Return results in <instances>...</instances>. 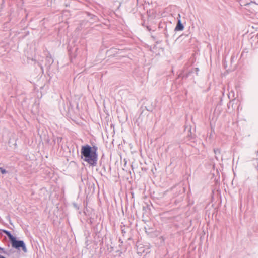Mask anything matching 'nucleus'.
<instances>
[{
    "label": "nucleus",
    "mask_w": 258,
    "mask_h": 258,
    "mask_svg": "<svg viewBox=\"0 0 258 258\" xmlns=\"http://www.w3.org/2000/svg\"><path fill=\"white\" fill-rule=\"evenodd\" d=\"M194 70L195 71L196 74L197 75L198 73V72L199 71V69L198 68H196L194 69Z\"/></svg>",
    "instance_id": "obj_10"
},
{
    "label": "nucleus",
    "mask_w": 258,
    "mask_h": 258,
    "mask_svg": "<svg viewBox=\"0 0 258 258\" xmlns=\"http://www.w3.org/2000/svg\"><path fill=\"white\" fill-rule=\"evenodd\" d=\"M0 171L3 174L8 173V171L2 167H0Z\"/></svg>",
    "instance_id": "obj_8"
},
{
    "label": "nucleus",
    "mask_w": 258,
    "mask_h": 258,
    "mask_svg": "<svg viewBox=\"0 0 258 258\" xmlns=\"http://www.w3.org/2000/svg\"><path fill=\"white\" fill-rule=\"evenodd\" d=\"M0 250H2L4 253H6L5 251H4V249L0 247Z\"/></svg>",
    "instance_id": "obj_12"
},
{
    "label": "nucleus",
    "mask_w": 258,
    "mask_h": 258,
    "mask_svg": "<svg viewBox=\"0 0 258 258\" xmlns=\"http://www.w3.org/2000/svg\"><path fill=\"white\" fill-rule=\"evenodd\" d=\"M184 29V26L182 24L181 20H178L177 22V24L176 25V26L175 28V31H181L183 30Z\"/></svg>",
    "instance_id": "obj_3"
},
{
    "label": "nucleus",
    "mask_w": 258,
    "mask_h": 258,
    "mask_svg": "<svg viewBox=\"0 0 258 258\" xmlns=\"http://www.w3.org/2000/svg\"><path fill=\"white\" fill-rule=\"evenodd\" d=\"M13 247L20 249L21 248L24 252H27V249L25 242L23 240H17L15 237L12 241H11Z\"/></svg>",
    "instance_id": "obj_2"
},
{
    "label": "nucleus",
    "mask_w": 258,
    "mask_h": 258,
    "mask_svg": "<svg viewBox=\"0 0 258 258\" xmlns=\"http://www.w3.org/2000/svg\"><path fill=\"white\" fill-rule=\"evenodd\" d=\"M3 232L7 235V236L8 237L10 242L12 241V240L15 237H14L10 231L6 230H3Z\"/></svg>",
    "instance_id": "obj_4"
},
{
    "label": "nucleus",
    "mask_w": 258,
    "mask_h": 258,
    "mask_svg": "<svg viewBox=\"0 0 258 258\" xmlns=\"http://www.w3.org/2000/svg\"><path fill=\"white\" fill-rule=\"evenodd\" d=\"M127 3L131 5V8H134L138 5V0H127Z\"/></svg>",
    "instance_id": "obj_5"
},
{
    "label": "nucleus",
    "mask_w": 258,
    "mask_h": 258,
    "mask_svg": "<svg viewBox=\"0 0 258 258\" xmlns=\"http://www.w3.org/2000/svg\"><path fill=\"white\" fill-rule=\"evenodd\" d=\"M62 140V138H59V137H58L55 140V141H57V143L59 144Z\"/></svg>",
    "instance_id": "obj_9"
},
{
    "label": "nucleus",
    "mask_w": 258,
    "mask_h": 258,
    "mask_svg": "<svg viewBox=\"0 0 258 258\" xmlns=\"http://www.w3.org/2000/svg\"><path fill=\"white\" fill-rule=\"evenodd\" d=\"M46 61L48 62V63L50 64H52L53 62V59L51 56H47L46 57Z\"/></svg>",
    "instance_id": "obj_7"
},
{
    "label": "nucleus",
    "mask_w": 258,
    "mask_h": 258,
    "mask_svg": "<svg viewBox=\"0 0 258 258\" xmlns=\"http://www.w3.org/2000/svg\"><path fill=\"white\" fill-rule=\"evenodd\" d=\"M214 152L215 155V158L217 160H218V156L220 154V150L218 148L214 149Z\"/></svg>",
    "instance_id": "obj_6"
},
{
    "label": "nucleus",
    "mask_w": 258,
    "mask_h": 258,
    "mask_svg": "<svg viewBox=\"0 0 258 258\" xmlns=\"http://www.w3.org/2000/svg\"><path fill=\"white\" fill-rule=\"evenodd\" d=\"M192 72H193V71H192V70L191 71H190V72H189V73H188V74H187V75H186V77H188L189 76V74H190V73H192Z\"/></svg>",
    "instance_id": "obj_11"
},
{
    "label": "nucleus",
    "mask_w": 258,
    "mask_h": 258,
    "mask_svg": "<svg viewBox=\"0 0 258 258\" xmlns=\"http://www.w3.org/2000/svg\"><path fill=\"white\" fill-rule=\"evenodd\" d=\"M97 149L98 148L96 146L92 147L86 145L82 146L81 150L82 158L89 165L95 166L98 160Z\"/></svg>",
    "instance_id": "obj_1"
}]
</instances>
